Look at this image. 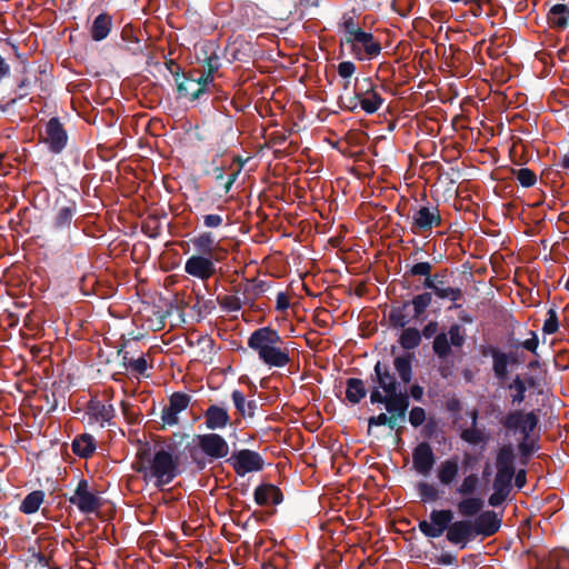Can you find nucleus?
<instances>
[{
    "instance_id": "obj_8",
    "label": "nucleus",
    "mask_w": 569,
    "mask_h": 569,
    "mask_svg": "<svg viewBox=\"0 0 569 569\" xmlns=\"http://www.w3.org/2000/svg\"><path fill=\"white\" fill-rule=\"evenodd\" d=\"M441 222V214L437 206H422L412 212L410 229L415 234H425L430 232L433 227L440 226Z\"/></svg>"
},
{
    "instance_id": "obj_12",
    "label": "nucleus",
    "mask_w": 569,
    "mask_h": 569,
    "mask_svg": "<svg viewBox=\"0 0 569 569\" xmlns=\"http://www.w3.org/2000/svg\"><path fill=\"white\" fill-rule=\"evenodd\" d=\"M476 537L475 526L470 519L451 521L446 533L447 540L451 545L459 546L460 549L466 548L468 542L472 541Z\"/></svg>"
},
{
    "instance_id": "obj_37",
    "label": "nucleus",
    "mask_w": 569,
    "mask_h": 569,
    "mask_svg": "<svg viewBox=\"0 0 569 569\" xmlns=\"http://www.w3.org/2000/svg\"><path fill=\"white\" fill-rule=\"evenodd\" d=\"M219 306L227 312H238L248 301L238 295H224L218 297Z\"/></svg>"
},
{
    "instance_id": "obj_9",
    "label": "nucleus",
    "mask_w": 569,
    "mask_h": 569,
    "mask_svg": "<svg viewBox=\"0 0 569 569\" xmlns=\"http://www.w3.org/2000/svg\"><path fill=\"white\" fill-rule=\"evenodd\" d=\"M351 53L358 60H369L378 57L381 52V44L370 32L361 31L356 34L351 42L347 43Z\"/></svg>"
},
{
    "instance_id": "obj_14",
    "label": "nucleus",
    "mask_w": 569,
    "mask_h": 569,
    "mask_svg": "<svg viewBox=\"0 0 569 569\" xmlns=\"http://www.w3.org/2000/svg\"><path fill=\"white\" fill-rule=\"evenodd\" d=\"M201 451L211 459L224 458L229 453V446L218 433H206L198 437Z\"/></svg>"
},
{
    "instance_id": "obj_62",
    "label": "nucleus",
    "mask_w": 569,
    "mask_h": 569,
    "mask_svg": "<svg viewBox=\"0 0 569 569\" xmlns=\"http://www.w3.org/2000/svg\"><path fill=\"white\" fill-rule=\"evenodd\" d=\"M240 170H237L232 173L229 174V177L227 178L226 182H224V192L228 193L232 187V184L234 183V181L237 180V177L239 174Z\"/></svg>"
},
{
    "instance_id": "obj_13",
    "label": "nucleus",
    "mask_w": 569,
    "mask_h": 569,
    "mask_svg": "<svg viewBox=\"0 0 569 569\" xmlns=\"http://www.w3.org/2000/svg\"><path fill=\"white\" fill-rule=\"evenodd\" d=\"M191 397L183 392H173L169 398V405L162 409L161 420L166 426H176L179 423V413L184 411L190 405Z\"/></svg>"
},
{
    "instance_id": "obj_53",
    "label": "nucleus",
    "mask_w": 569,
    "mask_h": 569,
    "mask_svg": "<svg viewBox=\"0 0 569 569\" xmlns=\"http://www.w3.org/2000/svg\"><path fill=\"white\" fill-rule=\"evenodd\" d=\"M529 335L530 337L519 343H516L513 347L516 349H519V348H522L533 355H538L537 353V350H538V347H539V339H538V336L535 331H529Z\"/></svg>"
},
{
    "instance_id": "obj_52",
    "label": "nucleus",
    "mask_w": 569,
    "mask_h": 569,
    "mask_svg": "<svg viewBox=\"0 0 569 569\" xmlns=\"http://www.w3.org/2000/svg\"><path fill=\"white\" fill-rule=\"evenodd\" d=\"M550 562L555 563L553 569H569V552L556 550L550 555Z\"/></svg>"
},
{
    "instance_id": "obj_59",
    "label": "nucleus",
    "mask_w": 569,
    "mask_h": 569,
    "mask_svg": "<svg viewBox=\"0 0 569 569\" xmlns=\"http://www.w3.org/2000/svg\"><path fill=\"white\" fill-rule=\"evenodd\" d=\"M508 496H509V492L493 489V492L490 495L488 502L491 507H499L506 501Z\"/></svg>"
},
{
    "instance_id": "obj_51",
    "label": "nucleus",
    "mask_w": 569,
    "mask_h": 569,
    "mask_svg": "<svg viewBox=\"0 0 569 569\" xmlns=\"http://www.w3.org/2000/svg\"><path fill=\"white\" fill-rule=\"evenodd\" d=\"M408 303H405L402 308L393 309L390 312L389 320L393 327L405 328L409 322L407 315H405V308Z\"/></svg>"
},
{
    "instance_id": "obj_46",
    "label": "nucleus",
    "mask_w": 569,
    "mask_h": 569,
    "mask_svg": "<svg viewBox=\"0 0 569 569\" xmlns=\"http://www.w3.org/2000/svg\"><path fill=\"white\" fill-rule=\"evenodd\" d=\"M472 420H473L472 427L465 429L461 432V438H462V440H465L468 443L478 445V443L482 442L483 436H482V432L476 428L477 412L473 413Z\"/></svg>"
},
{
    "instance_id": "obj_64",
    "label": "nucleus",
    "mask_w": 569,
    "mask_h": 569,
    "mask_svg": "<svg viewBox=\"0 0 569 569\" xmlns=\"http://www.w3.org/2000/svg\"><path fill=\"white\" fill-rule=\"evenodd\" d=\"M410 395L415 400H420L423 395V389L418 385L412 386L411 390H410Z\"/></svg>"
},
{
    "instance_id": "obj_7",
    "label": "nucleus",
    "mask_w": 569,
    "mask_h": 569,
    "mask_svg": "<svg viewBox=\"0 0 569 569\" xmlns=\"http://www.w3.org/2000/svg\"><path fill=\"white\" fill-rule=\"evenodd\" d=\"M501 425L513 432H518L521 437L530 436L538 426V417L533 411L525 412L522 410H512L502 419Z\"/></svg>"
},
{
    "instance_id": "obj_10",
    "label": "nucleus",
    "mask_w": 569,
    "mask_h": 569,
    "mask_svg": "<svg viewBox=\"0 0 569 569\" xmlns=\"http://www.w3.org/2000/svg\"><path fill=\"white\" fill-rule=\"evenodd\" d=\"M229 462L233 467L236 473L240 477L250 472L260 471L263 468L262 457L258 452L249 449H242L232 453Z\"/></svg>"
},
{
    "instance_id": "obj_34",
    "label": "nucleus",
    "mask_w": 569,
    "mask_h": 569,
    "mask_svg": "<svg viewBox=\"0 0 569 569\" xmlns=\"http://www.w3.org/2000/svg\"><path fill=\"white\" fill-rule=\"evenodd\" d=\"M231 398L236 409L240 412L241 416L253 417L257 409L256 400H247L246 396L239 390H234L231 395Z\"/></svg>"
},
{
    "instance_id": "obj_36",
    "label": "nucleus",
    "mask_w": 569,
    "mask_h": 569,
    "mask_svg": "<svg viewBox=\"0 0 569 569\" xmlns=\"http://www.w3.org/2000/svg\"><path fill=\"white\" fill-rule=\"evenodd\" d=\"M44 495L42 491H32L26 496L20 505V511L26 515L34 513L39 510L43 502Z\"/></svg>"
},
{
    "instance_id": "obj_44",
    "label": "nucleus",
    "mask_w": 569,
    "mask_h": 569,
    "mask_svg": "<svg viewBox=\"0 0 569 569\" xmlns=\"http://www.w3.org/2000/svg\"><path fill=\"white\" fill-rule=\"evenodd\" d=\"M513 477L515 472L497 471L493 480V489H498L500 491H506L510 493Z\"/></svg>"
},
{
    "instance_id": "obj_19",
    "label": "nucleus",
    "mask_w": 569,
    "mask_h": 569,
    "mask_svg": "<svg viewBox=\"0 0 569 569\" xmlns=\"http://www.w3.org/2000/svg\"><path fill=\"white\" fill-rule=\"evenodd\" d=\"M476 536L491 537L501 527V518L492 510L482 511L472 520Z\"/></svg>"
},
{
    "instance_id": "obj_23",
    "label": "nucleus",
    "mask_w": 569,
    "mask_h": 569,
    "mask_svg": "<svg viewBox=\"0 0 569 569\" xmlns=\"http://www.w3.org/2000/svg\"><path fill=\"white\" fill-rule=\"evenodd\" d=\"M282 500L280 489L273 485H261L254 490V501L259 506L279 505Z\"/></svg>"
},
{
    "instance_id": "obj_63",
    "label": "nucleus",
    "mask_w": 569,
    "mask_h": 569,
    "mask_svg": "<svg viewBox=\"0 0 569 569\" xmlns=\"http://www.w3.org/2000/svg\"><path fill=\"white\" fill-rule=\"evenodd\" d=\"M515 478L516 486L521 489L526 485V472L523 470L519 471Z\"/></svg>"
},
{
    "instance_id": "obj_3",
    "label": "nucleus",
    "mask_w": 569,
    "mask_h": 569,
    "mask_svg": "<svg viewBox=\"0 0 569 569\" xmlns=\"http://www.w3.org/2000/svg\"><path fill=\"white\" fill-rule=\"evenodd\" d=\"M377 383L370 392L371 403L385 405L387 411H398L400 415L409 408V396L398 391L399 383L388 365L378 361L375 366V378Z\"/></svg>"
},
{
    "instance_id": "obj_56",
    "label": "nucleus",
    "mask_w": 569,
    "mask_h": 569,
    "mask_svg": "<svg viewBox=\"0 0 569 569\" xmlns=\"http://www.w3.org/2000/svg\"><path fill=\"white\" fill-rule=\"evenodd\" d=\"M203 226L208 229L219 228L223 223V218L218 213H209L202 217Z\"/></svg>"
},
{
    "instance_id": "obj_11",
    "label": "nucleus",
    "mask_w": 569,
    "mask_h": 569,
    "mask_svg": "<svg viewBox=\"0 0 569 569\" xmlns=\"http://www.w3.org/2000/svg\"><path fill=\"white\" fill-rule=\"evenodd\" d=\"M217 260L210 256L192 254L184 262V272L193 278L206 281L217 271Z\"/></svg>"
},
{
    "instance_id": "obj_48",
    "label": "nucleus",
    "mask_w": 569,
    "mask_h": 569,
    "mask_svg": "<svg viewBox=\"0 0 569 569\" xmlns=\"http://www.w3.org/2000/svg\"><path fill=\"white\" fill-rule=\"evenodd\" d=\"M558 329H559L558 315H557V311L551 308L547 312V318L542 326V332L545 335H553L558 331Z\"/></svg>"
},
{
    "instance_id": "obj_42",
    "label": "nucleus",
    "mask_w": 569,
    "mask_h": 569,
    "mask_svg": "<svg viewBox=\"0 0 569 569\" xmlns=\"http://www.w3.org/2000/svg\"><path fill=\"white\" fill-rule=\"evenodd\" d=\"M418 495L423 502H432L439 498V491L435 485L421 481L417 485Z\"/></svg>"
},
{
    "instance_id": "obj_17",
    "label": "nucleus",
    "mask_w": 569,
    "mask_h": 569,
    "mask_svg": "<svg viewBox=\"0 0 569 569\" xmlns=\"http://www.w3.org/2000/svg\"><path fill=\"white\" fill-rule=\"evenodd\" d=\"M437 479L443 487H451L460 476L459 457L452 456L442 460L436 470Z\"/></svg>"
},
{
    "instance_id": "obj_2",
    "label": "nucleus",
    "mask_w": 569,
    "mask_h": 569,
    "mask_svg": "<svg viewBox=\"0 0 569 569\" xmlns=\"http://www.w3.org/2000/svg\"><path fill=\"white\" fill-rule=\"evenodd\" d=\"M247 345L269 368H284L291 362L289 343L271 327H261L251 332Z\"/></svg>"
},
{
    "instance_id": "obj_31",
    "label": "nucleus",
    "mask_w": 569,
    "mask_h": 569,
    "mask_svg": "<svg viewBox=\"0 0 569 569\" xmlns=\"http://www.w3.org/2000/svg\"><path fill=\"white\" fill-rule=\"evenodd\" d=\"M548 21L550 26L556 28H566L569 22V7L567 4L557 3L548 12Z\"/></svg>"
},
{
    "instance_id": "obj_22",
    "label": "nucleus",
    "mask_w": 569,
    "mask_h": 569,
    "mask_svg": "<svg viewBox=\"0 0 569 569\" xmlns=\"http://www.w3.org/2000/svg\"><path fill=\"white\" fill-rule=\"evenodd\" d=\"M190 243L192 244L196 254H203L213 257L216 249L218 248V242L214 236L209 232H200L190 239Z\"/></svg>"
},
{
    "instance_id": "obj_50",
    "label": "nucleus",
    "mask_w": 569,
    "mask_h": 569,
    "mask_svg": "<svg viewBox=\"0 0 569 569\" xmlns=\"http://www.w3.org/2000/svg\"><path fill=\"white\" fill-rule=\"evenodd\" d=\"M518 449L521 453L522 459H527L530 457L535 451L538 450V446L536 443V440L533 439L532 435L522 437Z\"/></svg>"
},
{
    "instance_id": "obj_20",
    "label": "nucleus",
    "mask_w": 569,
    "mask_h": 569,
    "mask_svg": "<svg viewBox=\"0 0 569 569\" xmlns=\"http://www.w3.org/2000/svg\"><path fill=\"white\" fill-rule=\"evenodd\" d=\"M368 82V88L366 91L363 92H360V91H357L356 92V99L359 101V104L361 107V109L366 112V113H375L376 111H378L381 106L383 104V99L381 98V96L372 88L371 83L369 80H366Z\"/></svg>"
},
{
    "instance_id": "obj_47",
    "label": "nucleus",
    "mask_w": 569,
    "mask_h": 569,
    "mask_svg": "<svg viewBox=\"0 0 569 569\" xmlns=\"http://www.w3.org/2000/svg\"><path fill=\"white\" fill-rule=\"evenodd\" d=\"M447 335L451 346L456 348H460L463 346L466 341V333L459 325L455 323L450 326Z\"/></svg>"
},
{
    "instance_id": "obj_57",
    "label": "nucleus",
    "mask_w": 569,
    "mask_h": 569,
    "mask_svg": "<svg viewBox=\"0 0 569 569\" xmlns=\"http://www.w3.org/2000/svg\"><path fill=\"white\" fill-rule=\"evenodd\" d=\"M356 71V64L351 61H342L338 64V74L343 79H349Z\"/></svg>"
},
{
    "instance_id": "obj_24",
    "label": "nucleus",
    "mask_w": 569,
    "mask_h": 569,
    "mask_svg": "<svg viewBox=\"0 0 569 569\" xmlns=\"http://www.w3.org/2000/svg\"><path fill=\"white\" fill-rule=\"evenodd\" d=\"M423 287L433 291V293L440 299H448L453 302L451 308H459L461 305L457 302L462 299V290L460 288L446 287V288H436V279L427 278L425 279Z\"/></svg>"
},
{
    "instance_id": "obj_29",
    "label": "nucleus",
    "mask_w": 569,
    "mask_h": 569,
    "mask_svg": "<svg viewBox=\"0 0 569 569\" xmlns=\"http://www.w3.org/2000/svg\"><path fill=\"white\" fill-rule=\"evenodd\" d=\"M390 416L386 413H379L368 419L369 428L373 426H388L390 429H395L400 422L405 421L406 412L400 415L398 411H388Z\"/></svg>"
},
{
    "instance_id": "obj_5",
    "label": "nucleus",
    "mask_w": 569,
    "mask_h": 569,
    "mask_svg": "<svg viewBox=\"0 0 569 569\" xmlns=\"http://www.w3.org/2000/svg\"><path fill=\"white\" fill-rule=\"evenodd\" d=\"M69 502L86 515L96 513L101 507V499L98 492L91 490L89 482L84 479L78 482L72 496L69 498Z\"/></svg>"
},
{
    "instance_id": "obj_28",
    "label": "nucleus",
    "mask_w": 569,
    "mask_h": 569,
    "mask_svg": "<svg viewBox=\"0 0 569 569\" xmlns=\"http://www.w3.org/2000/svg\"><path fill=\"white\" fill-rule=\"evenodd\" d=\"M513 461H515V452H513L512 446L503 445L497 453V459H496L497 471L515 472Z\"/></svg>"
},
{
    "instance_id": "obj_15",
    "label": "nucleus",
    "mask_w": 569,
    "mask_h": 569,
    "mask_svg": "<svg viewBox=\"0 0 569 569\" xmlns=\"http://www.w3.org/2000/svg\"><path fill=\"white\" fill-rule=\"evenodd\" d=\"M68 134L58 118H51L46 126L43 142L52 153H60L67 146Z\"/></svg>"
},
{
    "instance_id": "obj_33",
    "label": "nucleus",
    "mask_w": 569,
    "mask_h": 569,
    "mask_svg": "<svg viewBox=\"0 0 569 569\" xmlns=\"http://www.w3.org/2000/svg\"><path fill=\"white\" fill-rule=\"evenodd\" d=\"M507 388L510 393L512 406H519L525 401L528 387L526 381L519 375L513 378Z\"/></svg>"
},
{
    "instance_id": "obj_27",
    "label": "nucleus",
    "mask_w": 569,
    "mask_h": 569,
    "mask_svg": "<svg viewBox=\"0 0 569 569\" xmlns=\"http://www.w3.org/2000/svg\"><path fill=\"white\" fill-rule=\"evenodd\" d=\"M72 450L74 455L81 458H88L96 450V440L91 435H81L72 441Z\"/></svg>"
},
{
    "instance_id": "obj_60",
    "label": "nucleus",
    "mask_w": 569,
    "mask_h": 569,
    "mask_svg": "<svg viewBox=\"0 0 569 569\" xmlns=\"http://www.w3.org/2000/svg\"><path fill=\"white\" fill-rule=\"evenodd\" d=\"M290 307V300L286 292H278L276 300V309L278 311H286Z\"/></svg>"
},
{
    "instance_id": "obj_32",
    "label": "nucleus",
    "mask_w": 569,
    "mask_h": 569,
    "mask_svg": "<svg viewBox=\"0 0 569 569\" xmlns=\"http://www.w3.org/2000/svg\"><path fill=\"white\" fill-rule=\"evenodd\" d=\"M367 395L365 382L358 378H349L347 380L346 398L349 402L356 405Z\"/></svg>"
},
{
    "instance_id": "obj_26",
    "label": "nucleus",
    "mask_w": 569,
    "mask_h": 569,
    "mask_svg": "<svg viewBox=\"0 0 569 569\" xmlns=\"http://www.w3.org/2000/svg\"><path fill=\"white\" fill-rule=\"evenodd\" d=\"M76 212L77 203L72 200H67L64 203L58 207L53 218V227L56 229L68 228L71 224Z\"/></svg>"
},
{
    "instance_id": "obj_18",
    "label": "nucleus",
    "mask_w": 569,
    "mask_h": 569,
    "mask_svg": "<svg viewBox=\"0 0 569 569\" xmlns=\"http://www.w3.org/2000/svg\"><path fill=\"white\" fill-rule=\"evenodd\" d=\"M88 423L99 425L103 427L106 423H110L114 417V408L111 403H104L99 400H91L87 408Z\"/></svg>"
},
{
    "instance_id": "obj_16",
    "label": "nucleus",
    "mask_w": 569,
    "mask_h": 569,
    "mask_svg": "<svg viewBox=\"0 0 569 569\" xmlns=\"http://www.w3.org/2000/svg\"><path fill=\"white\" fill-rule=\"evenodd\" d=\"M436 458L428 442H420L412 451V466L417 473L428 477L435 466Z\"/></svg>"
},
{
    "instance_id": "obj_38",
    "label": "nucleus",
    "mask_w": 569,
    "mask_h": 569,
    "mask_svg": "<svg viewBox=\"0 0 569 569\" xmlns=\"http://www.w3.org/2000/svg\"><path fill=\"white\" fill-rule=\"evenodd\" d=\"M479 486V478L475 473L466 476L461 483L456 488V495L460 497L473 496Z\"/></svg>"
},
{
    "instance_id": "obj_40",
    "label": "nucleus",
    "mask_w": 569,
    "mask_h": 569,
    "mask_svg": "<svg viewBox=\"0 0 569 569\" xmlns=\"http://www.w3.org/2000/svg\"><path fill=\"white\" fill-rule=\"evenodd\" d=\"M493 363L492 369L495 372V376L502 380L506 378L508 373V366H509V357L505 352L495 351L492 355Z\"/></svg>"
},
{
    "instance_id": "obj_55",
    "label": "nucleus",
    "mask_w": 569,
    "mask_h": 569,
    "mask_svg": "<svg viewBox=\"0 0 569 569\" xmlns=\"http://www.w3.org/2000/svg\"><path fill=\"white\" fill-rule=\"evenodd\" d=\"M426 420V412L421 407H413L409 412V422L413 427L421 426Z\"/></svg>"
},
{
    "instance_id": "obj_45",
    "label": "nucleus",
    "mask_w": 569,
    "mask_h": 569,
    "mask_svg": "<svg viewBox=\"0 0 569 569\" xmlns=\"http://www.w3.org/2000/svg\"><path fill=\"white\" fill-rule=\"evenodd\" d=\"M342 28L345 31L343 43L346 44L348 42H351L356 34L362 31V29L358 26V23L353 20L351 16H343Z\"/></svg>"
},
{
    "instance_id": "obj_49",
    "label": "nucleus",
    "mask_w": 569,
    "mask_h": 569,
    "mask_svg": "<svg viewBox=\"0 0 569 569\" xmlns=\"http://www.w3.org/2000/svg\"><path fill=\"white\" fill-rule=\"evenodd\" d=\"M515 176H516L518 182L525 188L532 187L537 181L536 173L528 168H521V169L515 171Z\"/></svg>"
},
{
    "instance_id": "obj_30",
    "label": "nucleus",
    "mask_w": 569,
    "mask_h": 569,
    "mask_svg": "<svg viewBox=\"0 0 569 569\" xmlns=\"http://www.w3.org/2000/svg\"><path fill=\"white\" fill-rule=\"evenodd\" d=\"M111 17L107 13L99 14L92 23L91 37L94 41H101L108 37L111 30Z\"/></svg>"
},
{
    "instance_id": "obj_39",
    "label": "nucleus",
    "mask_w": 569,
    "mask_h": 569,
    "mask_svg": "<svg viewBox=\"0 0 569 569\" xmlns=\"http://www.w3.org/2000/svg\"><path fill=\"white\" fill-rule=\"evenodd\" d=\"M395 369L398 371L402 382L408 383L411 380V356H400L393 360Z\"/></svg>"
},
{
    "instance_id": "obj_21",
    "label": "nucleus",
    "mask_w": 569,
    "mask_h": 569,
    "mask_svg": "<svg viewBox=\"0 0 569 569\" xmlns=\"http://www.w3.org/2000/svg\"><path fill=\"white\" fill-rule=\"evenodd\" d=\"M206 427L210 430L223 429L230 422L227 409L212 405L204 411Z\"/></svg>"
},
{
    "instance_id": "obj_35",
    "label": "nucleus",
    "mask_w": 569,
    "mask_h": 569,
    "mask_svg": "<svg viewBox=\"0 0 569 569\" xmlns=\"http://www.w3.org/2000/svg\"><path fill=\"white\" fill-rule=\"evenodd\" d=\"M421 342V333L416 328H405L399 336V343L406 350L416 349Z\"/></svg>"
},
{
    "instance_id": "obj_58",
    "label": "nucleus",
    "mask_w": 569,
    "mask_h": 569,
    "mask_svg": "<svg viewBox=\"0 0 569 569\" xmlns=\"http://www.w3.org/2000/svg\"><path fill=\"white\" fill-rule=\"evenodd\" d=\"M128 367L132 371H134L139 375H143L148 369V362H147L146 358L141 356L137 359H131L128 363Z\"/></svg>"
},
{
    "instance_id": "obj_4",
    "label": "nucleus",
    "mask_w": 569,
    "mask_h": 569,
    "mask_svg": "<svg viewBox=\"0 0 569 569\" xmlns=\"http://www.w3.org/2000/svg\"><path fill=\"white\" fill-rule=\"evenodd\" d=\"M218 69L217 64H212V59L208 60V70L202 73L191 71L183 74L181 78L177 77V87L180 98L194 101L207 92L208 87L213 83V72Z\"/></svg>"
},
{
    "instance_id": "obj_54",
    "label": "nucleus",
    "mask_w": 569,
    "mask_h": 569,
    "mask_svg": "<svg viewBox=\"0 0 569 569\" xmlns=\"http://www.w3.org/2000/svg\"><path fill=\"white\" fill-rule=\"evenodd\" d=\"M431 269H432V266L430 262H418V263H415L410 270H409V273L411 276H420V277H426L427 278H430V273H431Z\"/></svg>"
},
{
    "instance_id": "obj_25",
    "label": "nucleus",
    "mask_w": 569,
    "mask_h": 569,
    "mask_svg": "<svg viewBox=\"0 0 569 569\" xmlns=\"http://www.w3.org/2000/svg\"><path fill=\"white\" fill-rule=\"evenodd\" d=\"M456 507L461 517L465 519L477 517L483 508V500L478 496L461 497Z\"/></svg>"
},
{
    "instance_id": "obj_1",
    "label": "nucleus",
    "mask_w": 569,
    "mask_h": 569,
    "mask_svg": "<svg viewBox=\"0 0 569 569\" xmlns=\"http://www.w3.org/2000/svg\"><path fill=\"white\" fill-rule=\"evenodd\" d=\"M180 460L179 445L173 440L163 441L152 448L146 443L138 449L134 468L146 481L162 488L180 473Z\"/></svg>"
},
{
    "instance_id": "obj_6",
    "label": "nucleus",
    "mask_w": 569,
    "mask_h": 569,
    "mask_svg": "<svg viewBox=\"0 0 569 569\" xmlns=\"http://www.w3.org/2000/svg\"><path fill=\"white\" fill-rule=\"evenodd\" d=\"M453 519V512L450 509L432 510L429 520H421L418 528L425 537L436 539L447 533Z\"/></svg>"
},
{
    "instance_id": "obj_43",
    "label": "nucleus",
    "mask_w": 569,
    "mask_h": 569,
    "mask_svg": "<svg viewBox=\"0 0 569 569\" xmlns=\"http://www.w3.org/2000/svg\"><path fill=\"white\" fill-rule=\"evenodd\" d=\"M431 301L432 296L430 292H423L415 296L411 300V305L413 307V317L419 318L431 305Z\"/></svg>"
},
{
    "instance_id": "obj_41",
    "label": "nucleus",
    "mask_w": 569,
    "mask_h": 569,
    "mask_svg": "<svg viewBox=\"0 0 569 569\" xmlns=\"http://www.w3.org/2000/svg\"><path fill=\"white\" fill-rule=\"evenodd\" d=\"M432 349L440 359L449 357L451 353V343L446 332H441L435 337Z\"/></svg>"
},
{
    "instance_id": "obj_61",
    "label": "nucleus",
    "mask_w": 569,
    "mask_h": 569,
    "mask_svg": "<svg viewBox=\"0 0 569 569\" xmlns=\"http://www.w3.org/2000/svg\"><path fill=\"white\" fill-rule=\"evenodd\" d=\"M438 331V323L436 321H430L429 323H427L423 329H422V336L427 339L436 336Z\"/></svg>"
}]
</instances>
